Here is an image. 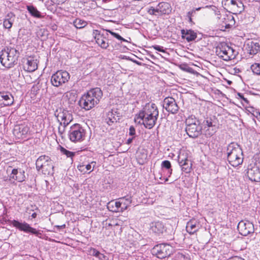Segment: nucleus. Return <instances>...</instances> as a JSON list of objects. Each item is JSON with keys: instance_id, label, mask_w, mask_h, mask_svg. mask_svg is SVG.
I'll list each match as a JSON object with an SVG mask.
<instances>
[{"instance_id": "nucleus-41", "label": "nucleus", "mask_w": 260, "mask_h": 260, "mask_svg": "<svg viewBox=\"0 0 260 260\" xmlns=\"http://www.w3.org/2000/svg\"><path fill=\"white\" fill-rule=\"evenodd\" d=\"M90 251L93 256L97 257L100 259H102L103 258L105 257V255L101 253L100 251L94 248L91 249Z\"/></svg>"}, {"instance_id": "nucleus-12", "label": "nucleus", "mask_w": 260, "mask_h": 260, "mask_svg": "<svg viewBox=\"0 0 260 260\" xmlns=\"http://www.w3.org/2000/svg\"><path fill=\"white\" fill-rule=\"evenodd\" d=\"M9 223L20 231L27 233H29L35 235L36 236H39L41 234L36 229L32 228L28 223L25 221L20 222L18 220L14 219L9 220Z\"/></svg>"}, {"instance_id": "nucleus-17", "label": "nucleus", "mask_w": 260, "mask_h": 260, "mask_svg": "<svg viewBox=\"0 0 260 260\" xmlns=\"http://www.w3.org/2000/svg\"><path fill=\"white\" fill-rule=\"evenodd\" d=\"M163 107L168 112L172 114L177 113L179 109L176 101L172 97H167L164 99L163 101Z\"/></svg>"}, {"instance_id": "nucleus-7", "label": "nucleus", "mask_w": 260, "mask_h": 260, "mask_svg": "<svg viewBox=\"0 0 260 260\" xmlns=\"http://www.w3.org/2000/svg\"><path fill=\"white\" fill-rule=\"evenodd\" d=\"M85 129L78 123L71 126L68 132L69 139L74 143L82 142L85 138Z\"/></svg>"}, {"instance_id": "nucleus-45", "label": "nucleus", "mask_w": 260, "mask_h": 260, "mask_svg": "<svg viewBox=\"0 0 260 260\" xmlns=\"http://www.w3.org/2000/svg\"><path fill=\"white\" fill-rule=\"evenodd\" d=\"M204 129H206L207 127H209L211 126H215V125H213L211 121V119H207L204 121Z\"/></svg>"}, {"instance_id": "nucleus-2", "label": "nucleus", "mask_w": 260, "mask_h": 260, "mask_svg": "<svg viewBox=\"0 0 260 260\" xmlns=\"http://www.w3.org/2000/svg\"><path fill=\"white\" fill-rule=\"evenodd\" d=\"M103 91L99 87L92 88L83 94L79 101L80 107L87 111L98 105L103 97Z\"/></svg>"}, {"instance_id": "nucleus-36", "label": "nucleus", "mask_w": 260, "mask_h": 260, "mask_svg": "<svg viewBox=\"0 0 260 260\" xmlns=\"http://www.w3.org/2000/svg\"><path fill=\"white\" fill-rule=\"evenodd\" d=\"M188 160H189L188 159L187 153L186 152L181 151L179 153L178 156V161L179 164Z\"/></svg>"}, {"instance_id": "nucleus-13", "label": "nucleus", "mask_w": 260, "mask_h": 260, "mask_svg": "<svg viewBox=\"0 0 260 260\" xmlns=\"http://www.w3.org/2000/svg\"><path fill=\"white\" fill-rule=\"evenodd\" d=\"M222 4L225 8L234 11L235 13H240L244 10V5L239 1L222 0Z\"/></svg>"}, {"instance_id": "nucleus-40", "label": "nucleus", "mask_w": 260, "mask_h": 260, "mask_svg": "<svg viewBox=\"0 0 260 260\" xmlns=\"http://www.w3.org/2000/svg\"><path fill=\"white\" fill-rule=\"evenodd\" d=\"M161 166L168 170V173H169V176L172 174V169H171V164L169 160H164L161 163Z\"/></svg>"}, {"instance_id": "nucleus-32", "label": "nucleus", "mask_w": 260, "mask_h": 260, "mask_svg": "<svg viewBox=\"0 0 260 260\" xmlns=\"http://www.w3.org/2000/svg\"><path fill=\"white\" fill-rule=\"evenodd\" d=\"M223 23L224 24L226 28H230L235 24V19L233 16L231 14L226 15L223 18Z\"/></svg>"}, {"instance_id": "nucleus-5", "label": "nucleus", "mask_w": 260, "mask_h": 260, "mask_svg": "<svg viewBox=\"0 0 260 260\" xmlns=\"http://www.w3.org/2000/svg\"><path fill=\"white\" fill-rule=\"evenodd\" d=\"M185 131L190 138H196L202 134V126L201 122L194 116L191 115L185 120Z\"/></svg>"}, {"instance_id": "nucleus-21", "label": "nucleus", "mask_w": 260, "mask_h": 260, "mask_svg": "<svg viewBox=\"0 0 260 260\" xmlns=\"http://www.w3.org/2000/svg\"><path fill=\"white\" fill-rule=\"evenodd\" d=\"M201 228L200 222L195 219H190L186 223V231L190 234L192 235L196 233Z\"/></svg>"}, {"instance_id": "nucleus-52", "label": "nucleus", "mask_w": 260, "mask_h": 260, "mask_svg": "<svg viewBox=\"0 0 260 260\" xmlns=\"http://www.w3.org/2000/svg\"><path fill=\"white\" fill-rule=\"evenodd\" d=\"M196 14V10H194V9L192 10L191 11H189L187 13V15L186 16H189V17H193L194 15Z\"/></svg>"}, {"instance_id": "nucleus-35", "label": "nucleus", "mask_w": 260, "mask_h": 260, "mask_svg": "<svg viewBox=\"0 0 260 260\" xmlns=\"http://www.w3.org/2000/svg\"><path fill=\"white\" fill-rule=\"evenodd\" d=\"M113 115L112 111L109 112L107 114V117L105 119V121L109 125H111L114 122L116 121V118Z\"/></svg>"}, {"instance_id": "nucleus-10", "label": "nucleus", "mask_w": 260, "mask_h": 260, "mask_svg": "<svg viewBox=\"0 0 260 260\" xmlns=\"http://www.w3.org/2000/svg\"><path fill=\"white\" fill-rule=\"evenodd\" d=\"M216 52L220 58L225 61L234 59L237 55L236 51L225 43L221 44Z\"/></svg>"}, {"instance_id": "nucleus-43", "label": "nucleus", "mask_w": 260, "mask_h": 260, "mask_svg": "<svg viewBox=\"0 0 260 260\" xmlns=\"http://www.w3.org/2000/svg\"><path fill=\"white\" fill-rule=\"evenodd\" d=\"M175 260H189V259L182 253H178L175 256Z\"/></svg>"}, {"instance_id": "nucleus-20", "label": "nucleus", "mask_w": 260, "mask_h": 260, "mask_svg": "<svg viewBox=\"0 0 260 260\" xmlns=\"http://www.w3.org/2000/svg\"><path fill=\"white\" fill-rule=\"evenodd\" d=\"M23 69L28 72L35 71L38 68L37 60L32 58H24L23 60Z\"/></svg>"}, {"instance_id": "nucleus-63", "label": "nucleus", "mask_w": 260, "mask_h": 260, "mask_svg": "<svg viewBox=\"0 0 260 260\" xmlns=\"http://www.w3.org/2000/svg\"><path fill=\"white\" fill-rule=\"evenodd\" d=\"M212 7V6H206L205 7V8H210V7Z\"/></svg>"}, {"instance_id": "nucleus-38", "label": "nucleus", "mask_w": 260, "mask_h": 260, "mask_svg": "<svg viewBox=\"0 0 260 260\" xmlns=\"http://www.w3.org/2000/svg\"><path fill=\"white\" fill-rule=\"evenodd\" d=\"M251 69L254 74L260 75V63H255L252 64Z\"/></svg>"}, {"instance_id": "nucleus-46", "label": "nucleus", "mask_w": 260, "mask_h": 260, "mask_svg": "<svg viewBox=\"0 0 260 260\" xmlns=\"http://www.w3.org/2000/svg\"><path fill=\"white\" fill-rule=\"evenodd\" d=\"M147 12L150 15H158L157 11H156V7L155 8L153 7H151L150 8L148 9Z\"/></svg>"}, {"instance_id": "nucleus-11", "label": "nucleus", "mask_w": 260, "mask_h": 260, "mask_svg": "<svg viewBox=\"0 0 260 260\" xmlns=\"http://www.w3.org/2000/svg\"><path fill=\"white\" fill-rule=\"evenodd\" d=\"M70 77V75L67 71H58L51 76V82L53 86L59 87L67 82Z\"/></svg>"}, {"instance_id": "nucleus-31", "label": "nucleus", "mask_w": 260, "mask_h": 260, "mask_svg": "<svg viewBox=\"0 0 260 260\" xmlns=\"http://www.w3.org/2000/svg\"><path fill=\"white\" fill-rule=\"evenodd\" d=\"M36 37L41 41L45 40L47 39L48 31L47 29L44 28H39L36 32Z\"/></svg>"}, {"instance_id": "nucleus-57", "label": "nucleus", "mask_w": 260, "mask_h": 260, "mask_svg": "<svg viewBox=\"0 0 260 260\" xmlns=\"http://www.w3.org/2000/svg\"><path fill=\"white\" fill-rule=\"evenodd\" d=\"M134 138L135 137H133L132 138L128 139L126 141V143L128 145L131 144Z\"/></svg>"}, {"instance_id": "nucleus-56", "label": "nucleus", "mask_w": 260, "mask_h": 260, "mask_svg": "<svg viewBox=\"0 0 260 260\" xmlns=\"http://www.w3.org/2000/svg\"><path fill=\"white\" fill-rule=\"evenodd\" d=\"M85 168L86 169V171L90 170V172L93 170V169H91L92 167H91V164H88V165H86Z\"/></svg>"}, {"instance_id": "nucleus-42", "label": "nucleus", "mask_w": 260, "mask_h": 260, "mask_svg": "<svg viewBox=\"0 0 260 260\" xmlns=\"http://www.w3.org/2000/svg\"><path fill=\"white\" fill-rule=\"evenodd\" d=\"M106 31L109 32L111 35H112L114 37L116 38L117 39L123 42H127L125 39L123 38L121 36H120L119 34L115 33L110 30L107 29Z\"/></svg>"}, {"instance_id": "nucleus-44", "label": "nucleus", "mask_w": 260, "mask_h": 260, "mask_svg": "<svg viewBox=\"0 0 260 260\" xmlns=\"http://www.w3.org/2000/svg\"><path fill=\"white\" fill-rule=\"evenodd\" d=\"M181 69L183 71H186L188 73H194V70L192 68L188 67L187 64H184L183 67H181Z\"/></svg>"}, {"instance_id": "nucleus-59", "label": "nucleus", "mask_w": 260, "mask_h": 260, "mask_svg": "<svg viewBox=\"0 0 260 260\" xmlns=\"http://www.w3.org/2000/svg\"><path fill=\"white\" fill-rule=\"evenodd\" d=\"M187 17L188 18V21H189L190 23H192V19L191 17L187 16Z\"/></svg>"}, {"instance_id": "nucleus-1", "label": "nucleus", "mask_w": 260, "mask_h": 260, "mask_svg": "<svg viewBox=\"0 0 260 260\" xmlns=\"http://www.w3.org/2000/svg\"><path fill=\"white\" fill-rule=\"evenodd\" d=\"M159 112L157 106L154 103H149L145 105L139 113L135 116V121L142 123L148 129L152 128L156 124Z\"/></svg>"}, {"instance_id": "nucleus-61", "label": "nucleus", "mask_w": 260, "mask_h": 260, "mask_svg": "<svg viewBox=\"0 0 260 260\" xmlns=\"http://www.w3.org/2000/svg\"><path fill=\"white\" fill-rule=\"evenodd\" d=\"M3 93V92H0V102H2Z\"/></svg>"}, {"instance_id": "nucleus-47", "label": "nucleus", "mask_w": 260, "mask_h": 260, "mask_svg": "<svg viewBox=\"0 0 260 260\" xmlns=\"http://www.w3.org/2000/svg\"><path fill=\"white\" fill-rule=\"evenodd\" d=\"M237 96L241 99V100H242V101L246 104H248L249 103V102L248 101V100L246 99V98H245L244 97V95H243L242 93H240V92H238L237 94Z\"/></svg>"}, {"instance_id": "nucleus-62", "label": "nucleus", "mask_w": 260, "mask_h": 260, "mask_svg": "<svg viewBox=\"0 0 260 260\" xmlns=\"http://www.w3.org/2000/svg\"><path fill=\"white\" fill-rule=\"evenodd\" d=\"M201 9H202V7H199V8H196V9H194V10H196V11H199Z\"/></svg>"}, {"instance_id": "nucleus-50", "label": "nucleus", "mask_w": 260, "mask_h": 260, "mask_svg": "<svg viewBox=\"0 0 260 260\" xmlns=\"http://www.w3.org/2000/svg\"><path fill=\"white\" fill-rule=\"evenodd\" d=\"M53 3L60 5L63 4L67 0H51Z\"/></svg>"}, {"instance_id": "nucleus-3", "label": "nucleus", "mask_w": 260, "mask_h": 260, "mask_svg": "<svg viewBox=\"0 0 260 260\" xmlns=\"http://www.w3.org/2000/svg\"><path fill=\"white\" fill-rule=\"evenodd\" d=\"M226 154L228 161L233 167H238L243 163L244 159L243 150L237 143L232 142L228 145Z\"/></svg>"}, {"instance_id": "nucleus-51", "label": "nucleus", "mask_w": 260, "mask_h": 260, "mask_svg": "<svg viewBox=\"0 0 260 260\" xmlns=\"http://www.w3.org/2000/svg\"><path fill=\"white\" fill-rule=\"evenodd\" d=\"M226 260H244V259L241 257H239L238 256H232V257H230L229 258H228Z\"/></svg>"}, {"instance_id": "nucleus-25", "label": "nucleus", "mask_w": 260, "mask_h": 260, "mask_svg": "<svg viewBox=\"0 0 260 260\" xmlns=\"http://www.w3.org/2000/svg\"><path fill=\"white\" fill-rule=\"evenodd\" d=\"M182 37L188 42L194 41L197 37V33L191 29L181 30Z\"/></svg>"}, {"instance_id": "nucleus-18", "label": "nucleus", "mask_w": 260, "mask_h": 260, "mask_svg": "<svg viewBox=\"0 0 260 260\" xmlns=\"http://www.w3.org/2000/svg\"><path fill=\"white\" fill-rule=\"evenodd\" d=\"M93 36L96 43L102 48L106 49L109 46L107 39L104 34H101L98 30H93Z\"/></svg>"}, {"instance_id": "nucleus-16", "label": "nucleus", "mask_w": 260, "mask_h": 260, "mask_svg": "<svg viewBox=\"0 0 260 260\" xmlns=\"http://www.w3.org/2000/svg\"><path fill=\"white\" fill-rule=\"evenodd\" d=\"M247 176L252 182H260L259 169L256 165L250 164L247 168Z\"/></svg>"}, {"instance_id": "nucleus-15", "label": "nucleus", "mask_w": 260, "mask_h": 260, "mask_svg": "<svg viewBox=\"0 0 260 260\" xmlns=\"http://www.w3.org/2000/svg\"><path fill=\"white\" fill-rule=\"evenodd\" d=\"M29 133V127L25 124L16 125L14 126L13 133L17 139L26 138Z\"/></svg>"}, {"instance_id": "nucleus-53", "label": "nucleus", "mask_w": 260, "mask_h": 260, "mask_svg": "<svg viewBox=\"0 0 260 260\" xmlns=\"http://www.w3.org/2000/svg\"><path fill=\"white\" fill-rule=\"evenodd\" d=\"M65 127H66L64 126L63 127V128H61L60 126L58 127V131L60 135H62L63 134V132H64Z\"/></svg>"}, {"instance_id": "nucleus-29", "label": "nucleus", "mask_w": 260, "mask_h": 260, "mask_svg": "<svg viewBox=\"0 0 260 260\" xmlns=\"http://www.w3.org/2000/svg\"><path fill=\"white\" fill-rule=\"evenodd\" d=\"M151 231L157 234H160L163 233L164 225L161 222L158 221L152 223L151 226Z\"/></svg>"}, {"instance_id": "nucleus-26", "label": "nucleus", "mask_w": 260, "mask_h": 260, "mask_svg": "<svg viewBox=\"0 0 260 260\" xmlns=\"http://www.w3.org/2000/svg\"><path fill=\"white\" fill-rule=\"evenodd\" d=\"M120 203V212H123L126 210L128 206L132 203V197L129 196H126L125 197L119 199Z\"/></svg>"}, {"instance_id": "nucleus-33", "label": "nucleus", "mask_w": 260, "mask_h": 260, "mask_svg": "<svg viewBox=\"0 0 260 260\" xmlns=\"http://www.w3.org/2000/svg\"><path fill=\"white\" fill-rule=\"evenodd\" d=\"M182 168V170L186 173H189L190 172L192 168L191 161L189 160L187 161H184L182 164H180Z\"/></svg>"}, {"instance_id": "nucleus-60", "label": "nucleus", "mask_w": 260, "mask_h": 260, "mask_svg": "<svg viewBox=\"0 0 260 260\" xmlns=\"http://www.w3.org/2000/svg\"><path fill=\"white\" fill-rule=\"evenodd\" d=\"M31 217L33 218H36L37 217V213H34L32 214L31 215Z\"/></svg>"}, {"instance_id": "nucleus-14", "label": "nucleus", "mask_w": 260, "mask_h": 260, "mask_svg": "<svg viewBox=\"0 0 260 260\" xmlns=\"http://www.w3.org/2000/svg\"><path fill=\"white\" fill-rule=\"evenodd\" d=\"M239 233L244 236H246L254 232L253 224L248 220H241L237 226Z\"/></svg>"}, {"instance_id": "nucleus-19", "label": "nucleus", "mask_w": 260, "mask_h": 260, "mask_svg": "<svg viewBox=\"0 0 260 260\" xmlns=\"http://www.w3.org/2000/svg\"><path fill=\"white\" fill-rule=\"evenodd\" d=\"M57 117L58 121L61 120L60 125H63L64 127H66L69 125L73 120L72 114L67 110H63L62 112H59Z\"/></svg>"}, {"instance_id": "nucleus-48", "label": "nucleus", "mask_w": 260, "mask_h": 260, "mask_svg": "<svg viewBox=\"0 0 260 260\" xmlns=\"http://www.w3.org/2000/svg\"><path fill=\"white\" fill-rule=\"evenodd\" d=\"M129 135L135 137L136 131H135V128L134 126H130V127L129 128Z\"/></svg>"}, {"instance_id": "nucleus-28", "label": "nucleus", "mask_w": 260, "mask_h": 260, "mask_svg": "<svg viewBox=\"0 0 260 260\" xmlns=\"http://www.w3.org/2000/svg\"><path fill=\"white\" fill-rule=\"evenodd\" d=\"M108 209L113 212H120V203L119 201L114 202L113 201L109 202L107 205Z\"/></svg>"}, {"instance_id": "nucleus-49", "label": "nucleus", "mask_w": 260, "mask_h": 260, "mask_svg": "<svg viewBox=\"0 0 260 260\" xmlns=\"http://www.w3.org/2000/svg\"><path fill=\"white\" fill-rule=\"evenodd\" d=\"M152 47L156 50H157L159 52H165V50L163 49L162 46H160L159 45H154V46H152Z\"/></svg>"}, {"instance_id": "nucleus-8", "label": "nucleus", "mask_w": 260, "mask_h": 260, "mask_svg": "<svg viewBox=\"0 0 260 260\" xmlns=\"http://www.w3.org/2000/svg\"><path fill=\"white\" fill-rule=\"evenodd\" d=\"M7 172H10V174L7 176H4L3 180L5 182L14 183L16 181L22 182L25 179V172L20 169H12V167L10 166L7 169Z\"/></svg>"}, {"instance_id": "nucleus-55", "label": "nucleus", "mask_w": 260, "mask_h": 260, "mask_svg": "<svg viewBox=\"0 0 260 260\" xmlns=\"http://www.w3.org/2000/svg\"><path fill=\"white\" fill-rule=\"evenodd\" d=\"M50 27L53 30H56L57 28V26L56 24H55L54 23H53V24L51 23L50 24Z\"/></svg>"}, {"instance_id": "nucleus-22", "label": "nucleus", "mask_w": 260, "mask_h": 260, "mask_svg": "<svg viewBox=\"0 0 260 260\" xmlns=\"http://www.w3.org/2000/svg\"><path fill=\"white\" fill-rule=\"evenodd\" d=\"M171 10L170 4L167 2H160L156 6L158 15L169 14Z\"/></svg>"}, {"instance_id": "nucleus-6", "label": "nucleus", "mask_w": 260, "mask_h": 260, "mask_svg": "<svg viewBox=\"0 0 260 260\" xmlns=\"http://www.w3.org/2000/svg\"><path fill=\"white\" fill-rule=\"evenodd\" d=\"M36 168L45 175L52 174L54 173L53 161L47 155L40 156L36 160Z\"/></svg>"}, {"instance_id": "nucleus-34", "label": "nucleus", "mask_w": 260, "mask_h": 260, "mask_svg": "<svg viewBox=\"0 0 260 260\" xmlns=\"http://www.w3.org/2000/svg\"><path fill=\"white\" fill-rule=\"evenodd\" d=\"M74 25L77 28H82L86 26L87 24L86 21L81 20L80 19H76L73 22Z\"/></svg>"}, {"instance_id": "nucleus-9", "label": "nucleus", "mask_w": 260, "mask_h": 260, "mask_svg": "<svg viewBox=\"0 0 260 260\" xmlns=\"http://www.w3.org/2000/svg\"><path fill=\"white\" fill-rule=\"evenodd\" d=\"M173 252V247L169 244L163 243L155 245L151 250L152 254L160 259L169 257Z\"/></svg>"}, {"instance_id": "nucleus-54", "label": "nucleus", "mask_w": 260, "mask_h": 260, "mask_svg": "<svg viewBox=\"0 0 260 260\" xmlns=\"http://www.w3.org/2000/svg\"><path fill=\"white\" fill-rule=\"evenodd\" d=\"M147 158V154H142V161H141V160H139V163L140 164H143L145 161V160Z\"/></svg>"}, {"instance_id": "nucleus-37", "label": "nucleus", "mask_w": 260, "mask_h": 260, "mask_svg": "<svg viewBox=\"0 0 260 260\" xmlns=\"http://www.w3.org/2000/svg\"><path fill=\"white\" fill-rule=\"evenodd\" d=\"M216 126L207 127L205 129V135L207 137L212 136L216 132Z\"/></svg>"}, {"instance_id": "nucleus-4", "label": "nucleus", "mask_w": 260, "mask_h": 260, "mask_svg": "<svg viewBox=\"0 0 260 260\" xmlns=\"http://www.w3.org/2000/svg\"><path fill=\"white\" fill-rule=\"evenodd\" d=\"M19 55V52L15 48L7 47L1 52V62L6 68H11L17 63Z\"/></svg>"}, {"instance_id": "nucleus-27", "label": "nucleus", "mask_w": 260, "mask_h": 260, "mask_svg": "<svg viewBox=\"0 0 260 260\" xmlns=\"http://www.w3.org/2000/svg\"><path fill=\"white\" fill-rule=\"evenodd\" d=\"M15 19V15L14 13L10 12L6 16L4 22V27L7 29H10L12 27V24Z\"/></svg>"}, {"instance_id": "nucleus-23", "label": "nucleus", "mask_w": 260, "mask_h": 260, "mask_svg": "<svg viewBox=\"0 0 260 260\" xmlns=\"http://www.w3.org/2000/svg\"><path fill=\"white\" fill-rule=\"evenodd\" d=\"M246 50L249 54L255 55L260 51V45L257 42L250 41L247 43Z\"/></svg>"}, {"instance_id": "nucleus-39", "label": "nucleus", "mask_w": 260, "mask_h": 260, "mask_svg": "<svg viewBox=\"0 0 260 260\" xmlns=\"http://www.w3.org/2000/svg\"><path fill=\"white\" fill-rule=\"evenodd\" d=\"M60 152L63 154L66 155L68 157L73 158V156L75 155V152L70 151L63 147H60Z\"/></svg>"}, {"instance_id": "nucleus-30", "label": "nucleus", "mask_w": 260, "mask_h": 260, "mask_svg": "<svg viewBox=\"0 0 260 260\" xmlns=\"http://www.w3.org/2000/svg\"><path fill=\"white\" fill-rule=\"evenodd\" d=\"M4 101L3 104L5 106H10L13 104L14 102L13 97L12 94L3 92L2 96V101ZM2 104V103H1Z\"/></svg>"}, {"instance_id": "nucleus-64", "label": "nucleus", "mask_w": 260, "mask_h": 260, "mask_svg": "<svg viewBox=\"0 0 260 260\" xmlns=\"http://www.w3.org/2000/svg\"><path fill=\"white\" fill-rule=\"evenodd\" d=\"M168 178H166L165 179V181H168Z\"/></svg>"}, {"instance_id": "nucleus-24", "label": "nucleus", "mask_w": 260, "mask_h": 260, "mask_svg": "<svg viewBox=\"0 0 260 260\" xmlns=\"http://www.w3.org/2000/svg\"><path fill=\"white\" fill-rule=\"evenodd\" d=\"M26 9H27V11H28V12L30 13V14L34 17H36V18H43L46 20H49L51 19V18L49 17L48 16H42L41 15V12L40 11H39L37 10V9L32 5L26 6Z\"/></svg>"}, {"instance_id": "nucleus-58", "label": "nucleus", "mask_w": 260, "mask_h": 260, "mask_svg": "<svg viewBox=\"0 0 260 260\" xmlns=\"http://www.w3.org/2000/svg\"><path fill=\"white\" fill-rule=\"evenodd\" d=\"M55 227H56L58 229H64L66 228V224H63L61 225H56Z\"/></svg>"}]
</instances>
